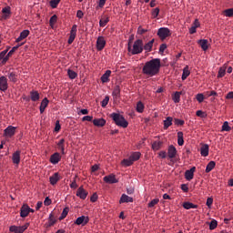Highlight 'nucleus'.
Segmentation results:
<instances>
[{"instance_id":"1","label":"nucleus","mask_w":233,"mask_h":233,"mask_svg":"<svg viewBox=\"0 0 233 233\" xmlns=\"http://www.w3.org/2000/svg\"><path fill=\"white\" fill-rule=\"evenodd\" d=\"M161 66V59L159 58L147 61L142 67V74L147 76V77H155L159 74Z\"/></svg>"},{"instance_id":"2","label":"nucleus","mask_w":233,"mask_h":233,"mask_svg":"<svg viewBox=\"0 0 233 233\" xmlns=\"http://www.w3.org/2000/svg\"><path fill=\"white\" fill-rule=\"evenodd\" d=\"M110 117L114 120L115 124L124 128L128 127V122L125 119V116L119 113H112Z\"/></svg>"},{"instance_id":"3","label":"nucleus","mask_w":233,"mask_h":233,"mask_svg":"<svg viewBox=\"0 0 233 233\" xmlns=\"http://www.w3.org/2000/svg\"><path fill=\"white\" fill-rule=\"evenodd\" d=\"M144 46H143V40L137 39L133 44V48H131L130 52L132 53V56H137V54H140L143 52Z\"/></svg>"},{"instance_id":"4","label":"nucleus","mask_w":233,"mask_h":233,"mask_svg":"<svg viewBox=\"0 0 233 233\" xmlns=\"http://www.w3.org/2000/svg\"><path fill=\"white\" fill-rule=\"evenodd\" d=\"M41 98L40 93L36 90H32L29 92V96H25L24 100L26 102H29L30 100L32 102H38Z\"/></svg>"},{"instance_id":"5","label":"nucleus","mask_w":233,"mask_h":233,"mask_svg":"<svg viewBox=\"0 0 233 233\" xmlns=\"http://www.w3.org/2000/svg\"><path fill=\"white\" fill-rule=\"evenodd\" d=\"M30 226L29 223H25L23 226H15V225H12L9 228L11 233H25V230L28 228V227Z\"/></svg>"},{"instance_id":"6","label":"nucleus","mask_w":233,"mask_h":233,"mask_svg":"<svg viewBox=\"0 0 233 233\" xmlns=\"http://www.w3.org/2000/svg\"><path fill=\"white\" fill-rule=\"evenodd\" d=\"M157 35L161 41H164L167 37L171 35V32L168 27H160L157 31Z\"/></svg>"},{"instance_id":"7","label":"nucleus","mask_w":233,"mask_h":233,"mask_svg":"<svg viewBox=\"0 0 233 233\" xmlns=\"http://www.w3.org/2000/svg\"><path fill=\"white\" fill-rule=\"evenodd\" d=\"M15 130H16V127H15L9 126V127H7L4 130V136H5V137L12 138V137H14V135L15 134Z\"/></svg>"},{"instance_id":"8","label":"nucleus","mask_w":233,"mask_h":233,"mask_svg":"<svg viewBox=\"0 0 233 233\" xmlns=\"http://www.w3.org/2000/svg\"><path fill=\"white\" fill-rule=\"evenodd\" d=\"M76 32H77V25H74L71 27L70 35L68 38V45H72V43L75 41V39L76 37Z\"/></svg>"},{"instance_id":"9","label":"nucleus","mask_w":233,"mask_h":233,"mask_svg":"<svg viewBox=\"0 0 233 233\" xmlns=\"http://www.w3.org/2000/svg\"><path fill=\"white\" fill-rule=\"evenodd\" d=\"M0 90L4 92L8 90V78L6 76H0Z\"/></svg>"},{"instance_id":"10","label":"nucleus","mask_w":233,"mask_h":233,"mask_svg":"<svg viewBox=\"0 0 233 233\" xmlns=\"http://www.w3.org/2000/svg\"><path fill=\"white\" fill-rule=\"evenodd\" d=\"M103 179H104V182H106L107 184H116V183H118V180L116 177L115 174H109L106 177H105Z\"/></svg>"},{"instance_id":"11","label":"nucleus","mask_w":233,"mask_h":233,"mask_svg":"<svg viewBox=\"0 0 233 233\" xmlns=\"http://www.w3.org/2000/svg\"><path fill=\"white\" fill-rule=\"evenodd\" d=\"M88 222H89L88 217L81 216L76 218V220L75 221V225L86 226V225H87Z\"/></svg>"},{"instance_id":"12","label":"nucleus","mask_w":233,"mask_h":233,"mask_svg":"<svg viewBox=\"0 0 233 233\" xmlns=\"http://www.w3.org/2000/svg\"><path fill=\"white\" fill-rule=\"evenodd\" d=\"M87 196L88 192L86 191L83 186L77 188L76 197L80 198L81 199H86Z\"/></svg>"},{"instance_id":"13","label":"nucleus","mask_w":233,"mask_h":233,"mask_svg":"<svg viewBox=\"0 0 233 233\" xmlns=\"http://www.w3.org/2000/svg\"><path fill=\"white\" fill-rule=\"evenodd\" d=\"M12 161L15 165H19L21 163V151L20 150H16L15 152L13 153Z\"/></svg>"},{"instance_id":"14","label":"nucleus","mask_w":233,"mask_h":233,"mask_svg":"<svg viewBox=\"0 0 233 233\" xmlns=\"http://www.w3.org/2000/svg\"><path fill=\"white\" fill-rule=\"evenodd\" d=\"M106 40L105 37L99 36L96 40V49L102 51L105 49Z\"/></svg>"},{"instance_id":"15","label":"nucleus","mask_w":233,"mask_h":233,"mask_svg":"<svg viewBox=\"0 0 233 233\" xmlns=\"http://www.w3.org/2000/svg\"><path fill=\"white\" fill-rule=\"evenodd\" d=\"M177 151L176 147L174 145H170L167 149L168 157L170 159H174V157H176V156H177Z\"/></svg>"},{"instance_id":"16","label":"nucleus","mask_w":233,"mask_h":233,"mask_svg":"<svg viewBox=\"0 0 233 233\" xmlns=\"http://www.w3.org/2000/svg\"><path fill=\"white\" fill-rule=\"evenodd\" d=\"M196 172V167H192L190 170L185 172V178L187 181H191L194 178V174Z\"/></svg>"},{"instance_id":"17","label":"nucleus","mask_w":233,"mask_h":233,"mask_svg":"<svg viewBox=\"0 0 233 233\" xmlns=\"http://www.w3.org/2000/svg\"><path fill=\"white\" fill-rule=\"evenodd\" d=\"M24 44H21V45H17L14 47H12L11 51L9 53H6V56L4 59V63H7V61L9 60V58L14 56V53L20 48L21 46H23Z\"/></svg>"},{"instance_id":"18","label":"nucleus","mask_w":233,"mask_h":233,"mask_svg":"<svg viewBox=\"0 0 233 233\" xmlns=\"http://www.w3.org/2000/svg\"><path fill=\"white\" fill-rule=\"evenodd\" d=\"M29 215V207L27 204H24V206L20 208V216L22 218H27Z\"/></svg>"},{"instance_id":"19","label":"nucleus","mask_w":233,"mask_h":233,"mask_svg":"<svg viewBox=\"0 0 233 233\" xmlns=\"http://www.w3.org/2000/svg\"><path fill=\"white\" fill-rule=\"evenodd\" d=\"M134 199L132 198V197L127 196L126 194H123L120 197V204H125V203H133Z\"/></svg>"},{"instance_id":"20","label":"nucleus","mask_w":233,"mask_h":233,"mask_svg":"<svg viewBox=\"0 0 233 233\" xmlns=\"http://www.w3.org/2000/svg\"><path fill=\"white\" fill-rule=\"evenodd\" d=\"M61 160V157L59 155V152H55L54 155L50 157V162L52 164H57Z\"/></svg>"},{"instance_id":"21","label":"nucleus","mask_w":233,"mask_h":233,"mask_svg":"<svg viewBox=\"0 0 233 233\" xmlns=\"http://www.w3.org/2000/svg\"><path fill=\"white\" fill-rule=\"evenodd\" d=\"M208 152H209V146H208V144L202 145V147L200 148V155L202 157H208Z\"/></svg>"},{"instance_id":"22","label":"nucleus","mask_w":233,"mask_h":233,"mask_svg":"<svg viewBox=\"0 0 233 233\" xmlns=\"http://www.w3.org/2000/svg\"><path fill=\"white\" fill-rule=\"evenodd\" d=\"M48 104H49V100L46 97L42 99L41 105H40V107H39L41 114H43L46 111Z\"/></svg>"},{"instance_id":"23","label":"nucleus","mask_w":233,"mask_h":233,"mask_svg":"<svg viewBox=\"0 0 233 233\" xmlns=\"http://www.w3.org/2000/svg\"><path fill=\"white\" fill-rule=\"evenodd\" d=\"M198 44L201 46V49L204 51L208 50V40L207 39H200L198 41Z\"/></svg>"},{"instance_id":"24","label":"nucleus","mask_w":233,"mask_h":233,"mask_svg":"<svg viewBox=\"0 0 233 233\" xmlns=\"http://www.w3.org/2000/svg\"><path fill=\"white\" fill-rule=\"evenodd\" d=\"M59 181V173H55L52 175V177H49V182L51 185H56Z\"/></svg>"},{"instance_id":"25","label":"nucleus","mask_w":233,"mask_h":233,"mask_svg":"<svg viewBox=\"0 0 233 233\" xmlns=\"http://www.w3.org/2000/svg\"><path fill=\"white\" fill-rule=\"evenodd\" d=\"M65 138H61V140L56 144L57 148L61 151L62 155H66L65 151Z\"/></svg>"},{"instance_id":"26","label":"nucleus","mask_w":233,"mask_h":233,"mask_svg":"<svg viewBox=\"0 0 233 233\" xmlns=\"http://www.w3.org/2000/svg\"><path fill=\"white\" fill-rule=\"evenodd\" d=\"M173 124V117L172 116H167L166 120H164V128L165 130H167V128L172 126Z\"/></svg>"},{"instance_id":"27","label":"nucleus","mask_w":233,"mask_h":233,"mask_svg":"<svg viewBox=\"0 0 233 233\" xmlns=\"http://www.w3.org/2000/svg\"><path fill=\"white\" fill-rule=\"evenodd\" d=\"M3 15V19L6 20L8 19V16L11 15V8L9 6L4 7L2 10Z\"/></svg>"},{"instance_id":"28","label":"nucleus","mask_w":233,"mask_h":233,"mask_svg":"<svg viewBox=\"0 0 233 233\" xmlns=\"http://www.w3.org/2000/svg\"><path fill=\"white\" fill-rule=\"evenodd\" d=\"M110 76H111V70H106V73L101 76V82L103 83L109 82Z\"/></svg>"},{"instance_id":"29","label":"nucleus","mask_w":233,"mask_h":233,"mask_svg":"<svg viewBox=\"0 0 233 233\" xmlns=\"http://www.w3.org/2000/svg\"><path fill=\"white\" fill-rule=\"evenodd\" d=\"M154 43H155V39H152L150 41H148L144 46H143V49H145L146 51L147 52H151L152 48H153V46H154Z\"/></svg>"},{"instance_id":"30","label":"nucleus","mask_w":233,"mask_h":233,"mask_svg":"<svg viewBox=\"0 0 233 233\" xmlns=\"http://www.w3.org/2000/svg\"><path fill=\"white\" fill-rule=\"evenodd\" d=\"M93 124L96 127H104L106 125V120L104 118H96L93 120Z\"/></svg>"},{"instance_id":"31","label":"nucleus","mask_w":233,"mask_h":233,"mask_svg":"<svg viewBox=\"0 0 233 233\" xmlns=\"http://www.w3.org/2000/svg\"><path fill=\"white\" fill-rule=\"evenodd\" d=\"M215 167H216V163L214 162V160H210L209 163L206 167L205 172L207 174H208L210 171H212L214 169Z\"/></svg>"},{"instance_id":"32","label":"nucleus","mask_w":233,"mask_h":233,"mask_svg":"<svg viewBox=\"0 0 233 233\" xmlns=\"http://www.w3.org/2000/svg\"><path fill=\"white\" fill-rule=\"evenodd\" d=\"M177 143L179 147L184 146V134L182 131L177 132Z\"/></svg>"},{"instance_id":"33","label":"nucleus","mask_w":233,"mask_h":233,"mask_svg":"<svg viewBox=\"0 0 233 233\" xmlns=\"http://www.w3.org/2000/svg\"><path fill=\"white\" fill-rule=\"evenodd\" d=\"M141 153L140 152H133L130 156V159L132 160V163L137 161L140 159Z\"/></svg>"},{"instance_id":"34","label":"nucleus","mask_w":233,"mask_h":233,"mask_svg":"<svg viewBox=\"0 0 233 233\" xmlns=\"http://www.w3.org/2000/svg\"><path fill=\"white\" fill-rule=\"evenodd\" d=\"M8 54V49H5L3 52L0 53V61L1 65L5 66L7 62L4 63V60L5 59L6 56Z\"/></svg>"},{"instance_id":"35","label":"nucleus","mask_w":233,"mask_h":233,"mask_svg":"<svg viewBox=\"0 0 233 233\" xmlns=\"http://www.w3.org/2000/svg\"><path fill=\"white\" fill-rule=\"evenodd\" d=\"M108 22H110V18L108 16H105L103 18H100L99 26L100 27H105V26H106Z\"/></svg>"},{"instance_id":"36","label":"nucleus","mask_w":233,"mask_h":233,"mask_svg":"<svg viewBox=\"0 0 233 233\" xmlns=\"http://www.w3.org/2000/svg\"><path fill=\"white\" fill-rule=\"evenodd\" d=\"M183 207H184V208H186V210H190V208H198V206L196 204L191 203V202H184Z\"/></svg>"},{"instance_id":"37","label":"nucleus","mask_w":233,"mask_h":233,"mask_svg":"<svg viewBox=\"0 0 233 233\" xmlns=\"http://www.w3.org/2000/svg\"><path fill=\"white\" fill-rule=\"evenodd\" d=\"M121 164L124 165V167H131V165L134 163L133 160L131 159V157H129L128 158L123 159Z\"/></svg>"},{"instance_id":"38","label":"nucleus","mask_w":233,"mask_h":233,"mask_svg":"<svg viewBox=\"0 0 233 233\" xmlns=\"http://www.w3.org/2000/svg\"><path fill=\"white\" fill-rule=\"evenodd\" d=\"M163 146V142L161 141H155L153 142L152 148L153 150H159Z\"/></svg>"},{"instance_id":"39","label":"nucleus","mask_w":233,"mask_h":233,"mask_svg":"<svg viewBox=\"0 0 233 233\" xmlns=\"http://www.w3.org/2000/svg\"><path fill=\"white\" fill-rule=\"evenodd\" d=\"M227 72V66L220 67L218 74V78H222L225 76Z\"/></svg>"},{"instance_id":"40","label":"nucleus","mask_w":233,"mask_h":233,"mask_svg":"<svg viewBox=\"0 0 233 233\" xmlns=\"http://www.w3.org/2000/svg\"><path fill=\"white\" fill-rule=\"evenodd\" d=\"M182 92H175L172 100L175 103H179L180 102V97H181Z\"/></svg>"},{"instance_id":"41","label":"nucleus","mask_w":233,"mask_h":233,"mask_svg":"<svg viewBox=\"0 0 233 233\" xmlns=\"http://www.w3.org/2000/svg\"><path fill=\"white\" fill-rule=\"evenodd\" d=\"M67 74H68V78H69V79H72V80L76 79V78L77 77V76H78V75L76 73V71L71 70V69H68V70H67Z\"/></svg>"},{"instance_id":"42","label":"nucleus","mask_w":233,"mask_h":233,"mask_svg":"<svg viewBox=\"0 0 233 233\" xmlns=\"http://www.w3.org/2000/svg\"><path fill=\"white\" fill-rule=\"evenodd\" d=\"M121 89L119 86H116L113 89V96L118 97L120 96Z\"/></svg>"},{"instance_id":"43","label":"nucleus","mask_w":233,"mask_h":233,"mask_svg":"<svg viewBox=\"0 0 233 233\" xmlns=\"http://www.w3.org/2000/svg\"><path fill=\"white\" fill-rule=\"evenodd\" d=\"M68 213H69V208H65L62 211V215L59 217V220H63V219L66 218V216Z\"/></svg>"},{"instance_id":"44","label":"nucleus","mask_w":233,"mask_h":233,"mask_svg":"<svg viewBox=\"0 0 233 233\" xmlns=\"http://www.w3.org/2000/svg\"><path fill=\"white\" fill-rule=\"evenodd\" d=\"M190 75V72L188 70V66L184 68L183 75H182V80L185 81L188 76Z\"/></svg>"},{"instance_id":"45","label":"nucleus","mask_w":233,"mask_h":233,"mask_svg":"<svg viewBox=\"0 0 233 233\" xmlns=\"http://www.w3.org/2000/svg\"><path fill=\"white\" fill-rule=\"evenodd\" d=\"M145 106L143 105L142 101H138L137 105V111L139 113H143Z\"/></svg>"},{"instance_id":"46","label":"nucleus","mask_w":233,"mask_h":233,"mask_svg":"<svg viewBox=\"0 0 233 233\" xmlns=\"http://www.w3.org/2000/svg\"><path fill=\"white\" fill-rule=\"evenodd\" d=\"M8 78L11 82L16 83L17 82V76L15 73H10L8 75Z\"/></svg>"},{"instance_id":"47","label":"nucleus","mask_w":233,"mask_h":233,"mask_svg":"<svg viewBox=\"0 0 233 233\" xmlns=\"http://www.w3.org/2000/svg\"><path fill=\"white\" fill-rule=\"evenodd\" d=\"M159 13H160V9H159L158 7L154 8V9L152 10V12H151V15H152V16H153V19H156V18L158 16Z\"/></svg>"},{"instance_id":"48","label":"nucleus","mask_w":233,"mask_h":233,"mask_svg":"<svg viewBox=\"0 0 233 233\" xmlns=\"http://www.w3.org/2000/svg\"><path fill=\"white\" fill-rule=\"evenodd\" d=\"M57 19H58V17H57L56 15L51 16L50 19H49L50 26H54V25L57 22Z\"/></svg>"},{"instance_id":"49","label":"nucleus","mask_w":233,"mask_h":233,"mask_svg":"<svg viewBox=\"0 0 233 233\" xmlns=\"http://www.w3.org/2000/svg\"><path fill=\"white\" fill-rule=\"evenodd\" d=\"M76 178H77V175H76V177H74V180L71 182L70 188H72V189L78 188V185L76 183Z\"/></svg>"},{"instance_id":"50","label":"nucleus","mask_w":233,"mask_h":233,"mask_svg":"<svg viewBox=\"0 0 233 233\" xmlns=\"http://www.w3.org/2000/svg\"><path fill=\"white\" fill-rule=\"evenodd\" d=\"M134 35H131L130 37L128 38V43H127V50L128 52H130L131 48H132V43L134 41Z\"/></svg>"},{"instance_id":"51","label":"nucleus","mask_w":233,"mask_h":233,"mask_svg":"<svg viewBox=\"0 0 233 233\" xmlns=\"http://www.w3.org/2000/svg\"><path fill=\"white\" fill-rule=\"evenodd\" d=\"M231 127L228 126V122L225 121L222 126V131L229 132Z\"/></svg>"},{"instance_id":"52","label":"nucleus","mask_w":233,"mask_h":233,"mask_svg":"<svg viewBox=\"0 0 233 233\" xmlns=\"http://www.w3.org/2000/svg\"><path fill=\"white\" fill-rule=\"evenodd\" d=\"M109 100H110V97H109L108 96H106V97L101 101V106H102L103 108H105L106 106L108 105Z\"/></svg>"},{"instance_id":"53","label":"nucleus","mask_w":233,"mask_h":233,"mask_svg":"<svg viewBox=\"0 0 233 233\" xmlns=\"http://www.w3.org/2000/svg\"><path fill=\"white\" fill-rule=\"evenodd\" d=\"M60 0H51L49 5L52 8H56L59 5Z\"/></svg>"},{"instance_id":"54","label":"nucleus","mask_w":233,"mask_h":233,"mask_svg":"<svg viewBox=\"0 0 233 233\" xmlns=\"http://www.w3.org/2000/svg\"><path fill=\"white\" fill-rule=\"evenodd\" d=\"M224 15L232 17L233 16V8L226 9L224 11Z\"/></svg>"},{"instance_id":"55","label":"nucleus","mask_w":233,"mask_h":233,"mask_svg":"<svg viewBox=\"0 0 233 233\" xmlns=\"http://www.w3.org/2000/svg\"><path fill=\"white\" fill-rule=\"evenodd\" d=\"M55 223H56V220L55 218V217L53 216V214L49 215V227H53L55 225Z\"/></svg>"},{"instance_id":"56","label":"nucleus","mask_w":233,"mask_h":233,"mask_svg":"<svg viewBox=\"0 0 233 233\" xmlns=\"http://www.w3.org/2000/svg\"><path fill=\"white\" fill-rule=\"evenodd\" d=\"M218 227V221L217 220H212L211 222H209V229L213 230L215 228H217Z\"/></svg>"},{"instance_id":"57","label":"nucleus","mask_w":233,"mask_h":233,"mask_svg":"<svg viewBox=\"0 0 233 233\" xmlns=\"http://www.w3.org/2000/svg\"><path fill=\"white\" fill-rule=\"evenodd\" d=\"M159 203V199L158 198H155L152 201H150L148 203V207L149 208H154L156 205H157Z\"/></svg>"},{"instance_id":"58","label":"nucleus","mask_w":233,"mask_h":233,"mask_svg":"<svg viewBox=\"0 0 233 233\" xmlns=\"http://www.w3.org/2000/svg\"><path fill=\"white\" fill-rule=\"evenodd\" d=\"M204 99H205L204 94H202V93L197 94V101L198 103H202L204 101Z\"/></svg>"},{"instance_id":"59","label":"nucleus","mask_w":233,"mask_h":233,"mask_svg":"<svg viewBox=\"0 0 233 233\" xmlns=\"http://www.w3.org/2000/svg\"><path fill=\"white\" fill-rule=\"evenodd\" d=\"M174 124L176 126H183L185 124V121L182 119L175 118L174 119Z\"/></svg>"},{"instance_id":"60","label":"nucleus","mask_w":233,"mask_h":233,"mask_svg":"<svg viewBox=\"0 0 233 233\" xmlns=\"http://www.w3.org/2000/svg\"><path fill=\"white\" fill-rule=\"evenodd\" d=\"M213 203H214V199H213L211 197H209V198L207 199L206 205H207L208 208H211L212 205H213Z\"/></svg>"},{"instance_id":"61","label":"nucleus","mask_w":233,"mask_h":233,"mask_svg":"<svg viewBox=\"0 0 233 233\" xmlns=\"http://www.w3.org/2000/svg\"><path fill=\"white\" fill-rule=\"evenodd\" d=\"M21 37H23L24 39L27 38V36L30 35V32L28 30H24L23 32H21Z\"/></svg>"},{"instance_id":"62","label":"nucleus","mask_w":233,"mask_h":233,"mask_svg":"<svg viewBox=\"0 0 233 233\" xmlns=\"http://www.w3.org/2000/svg\"><path fill=\"white\" fill-rule=\"evenodd\" d=\"M60 128H61V126H60L59 120H56L55 124V132H59Z\"/></svg>"},{"instance_id":"63","label":"nucleus","mask_w":233,"mask_h":233,"mask_svg":"<svg viewBox=\"0 0 233 233\" xmlns=\"http://www.w3.org/2000/svg\"><path fill=\"white\" fill-rule=\"evenodd\" d=\"M148 30L147 29H143L142 26H139L138 27V30H137V34L140 35H143L144 34H146V32H147Z\"/></svg>"},{"instance_id":"64","label":"nucleus","mask_w":233,"mask_h":233,"mask_svg":"<svg viewBox=\"0 0 233 233\" xmlns=\"http://www.w3.org/2000/svg\"><path fill=\"white\" fill-rule=\"evenodd\" d=\"M197 116H198V117H206L207 115H206L205 112H203L201 110H198V111H197Z\"/></svg>"}]
</instances>
